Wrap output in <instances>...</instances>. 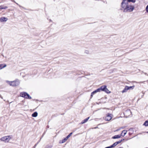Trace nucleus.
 <instances>
[{
  "instance_id": "6ab92c4d",
  "label": "nucleus",
  "mask_w": 148,
  "mask_h": 148,
  "mask_svg": "<svg viewBox=\"0 0 148 148\" xmlns=\"http://www.w3.org/2000/svg\"><path fill=\"white\" fill-rule=\"evenodd\" d=\"M143 125H145V126H148V120L146 121L144 124H143Z\"/></svg>"
},
{
  "instance_id": "7ed1b4c3",
  "label": "nucleus",
  "mask_w": 148,
  "mask_h": 148,
  "mask_svg": "<svg viewBox=\"0 0 148 148\" xmlns=\"http://www.w3.org/2000/svg\"><path fill=\"white\" fill-rule=\"evenodd\" d=\"M20 96L27 99H32V97L30 95L27 93L25 92H21L20 94Z\"/></svg>"
},
{
  "instance_id": "a211bd4d",
  "label": "nucleus",
  "mask_w": 148,
  "mask_h": 148,
  "mask_svg": "<svg viewBox=\"0 0 148 148\" xmlns=\"http://www.w3.org/2000/svg\"><path fill=\"white\" fill-rule=\"evenodd\" d=\"M53 145H46L45 148H52Z\"/></svg>"
},
{
  "instance_id": "423d86ee",
  "label": "nucleus",
  "mask_w": 148,
  "mask_h": 148,
  "mask_svg": "<svg viewBox=\"0 0 148 148\" xmlns=\"http://www.w3.org/2000/svg\"><path fill=\"white\" fill-rule=\"evenodd\" d=\"M131 114V112L130 109H127L124 112L125 116L126 117H129Z\"/></svg>"
},
{
  "instance_id": "ddd939ff",
  "label": "nucleus",
  "mask_w": 148,
  "mask_h": 148,
  "mask_svg": "<svg viewBox=\"0 0 148 148\" xmlns=\"http://www.w3.org/2000/svg\"><path fill=\"white\" fill-rule=\"evenodd\" d=\"M129 135H131L134 132V130L132 128H130L129 130Z\"/></svg>"
},
{
  "instance_id": "e433bc0d",
  "label": "nucleus",
  "mask_w": 148,
  "mask_h": 148,
  "mask_svg": "<svg viewBox=\"0 0 148 148\" xmlns=\"http://www.w3.org/2000/svg\"><path fill=\"white\" fill-rule=\"evenodd\" d=\"M98 128V127H95L94 128V129H96L97 128Z\"/></svg>"
},
{
  "instance_id": "c9c22d12",
  "label": "nucleus",
  "mask_w": 148,
  "mask_h": 148,
  "mask_svg": "<svg viewBox=\"0 0 148 148\" xmlns=\"http://www.w3.org/2000/svg\"><path fill=\"white\" fill-rule=\"evenodd\" d=\"M45 132L43 133V135H44L45 134Z\"/></svg>"
},
{
  "instance_id": "aec40b11",
  "label": "nucleus",
  "mask_w": 148,
  "mask_h": 148,
  "mask_svg": "<svg viewBox=\"0 0 148 148\" xmlns=\"http://www.w3.org/2000/svg\"><path fill=\"white\" fill-rule=\"evenodd\" d=\"M6 64H1V69L5 68L6 67Z\"/></svg>"
},
{
  "instance_id": "c85d7f7f",
  "label": "nucleus",
  "mask_w": 148,
  "mask_h": 148,
  "mask_svg": "<svg viewBox=\"0 0 148 148\" xmlns=\"http://www.w3.org/2000/svg\"><path fill=\"white\" fill-rule=\"evenodd\" d=\"M39 142H40V140H39L36 144L34 146V148H35V147L36 146L37 144L39 143Z\"/></svg>"
},
{
  "instance_id": "f3484780",
  "label": "nucleus",
  "mask_w": 148,
  "mask_h": 148,
  "mask_svg": "<svg viewBox=\"0 0 148 148\" xmlns=\"http://www.w3.org/2000/svg\"><path fill=\"white\" fill-rule=\"evenodd\" d=\"M68 139L66 137L64 138V139H62L61 141H60V143H64Z\"/></svg>"
},
{
  "instance_id": "20e7f679",
  "label": "nucleus",
  "mask_w": 148,
  "mask_h": 148,
  "mask_svg": "<svg viewBox=\"0 0 148 148\" xmlns=\"http://www.w3.org/2000/svg\"><path fill=\"white\" fill-rule=\"evenodd\" d=\"M100 88L101 91L105 92L107 93L108 94L110 92L107 88V86L106 85L101 86L100 87Z\"/></svg>"
},
{
  "instance_id": "393cba45",
  "label": "nucleus",
  "mask_w": 148,
  "mask_h": 148,
  "mask_svg": "<svg viewBox=\"0 0 148 148\" xmlns=\"http://www.w3.org/2000/svg\"><path fill=\"white\" fill-rule=\"evenodd\" d=\"M73 133L72 132H71L67 136H66V138H67L68 139L69 138V137L72 135Z\"/></svg>"
},
{
  "instance_id": "a878e982",
  "label": "nucleus",
  "mask_w": 148,
  "mask_h": 148,
  "mask_svg": "<svg viewBox=\"0 0 148 148\" xmlns=\"http://www.w3.org/2000/svg\"><path fill=\"white\" fill-rule=\"evenodd\" d=\"M96 90V91L97 92H100L101 91L100 88Z\"/></svg>"
},
{
  "instance_id": "dca6fc26",
  "label": "nucleus",
  "mask_w": 148,
  "mask_h": 148,
  "mask_svg": "<svg viewBox=\"0 0 148 148\" xmlns=\"http://www.w3.org/2000/svg\"><path fill=\"white\" fill-rule=\"evenodd\" d=\"M75 72L76 74H78V75H80V73L82 74H83L84 73V72L83 71H76Z\"/></svg>"
},
{
  "instance_id": "6e6552de",
  "label": "nucleus",
  "mask_w": 148,
  "mask_h": 148,
  "mask_svg": "<svg viewBox=\"0 0 148 148\" xmlns=\"http://www.w3.org/2000/svg\"><path fill=\"white\" fill-rule=\"evenodd\" d=\"M125 1V2L128 3H130V2H132L133 3H134L136 0H123L122 1Z\"/></svg>"
},
{
  "instance_id": "4be33fe9",
  "label": "nucleus",
  "mask_w": 148,
  "mask_h": 148,
  "mask_svg": "<svg viewBox=\"0 0 148 148\" xmlns=\"http://www.w3.org/2000/svg\"><path fill=\"white\" fill-rule=\"evenodd\" d=\"M8 8V7L6 6H3L1 5V9H5Z\"/></svg>"
},
{
  "instance_id": "4468645a",
  "label": "nucleus",
  "mask_w": 148,
  "mask_h": 148,
  "mask_svg": "<svg viewBox=\"0 0 148 148\" xmlns=\"http://www.w3.org/2000/svg\"><path fill=\"white\" fill-rule=\"evenodd\" d=\"M89 117H88L86 118V119H84V120H83V121H82L81 123L82 124H84L89 119Z\"/></svg>"
},
{
  "instance_id": "72a5a7b5",
  "label": "nucleus",
  "mask_w": 148,
  "mask_h": 148,
  "mask_svg": "<svg viewBox=\"0 0 148 148\" xmlns=\"http://www.w3.org/2000/svg\"><path fill=\"white\" fill-rule=\"evenodd\" d=\"M124 139H122L121 140H121V142L124 140Z\"/></svg>"
},
{
  "instance_id": "2eb2a0df",
  "label": "nucleus",
  "mask_w": 148,
  "mask_h": 148,
  "mask_svg": "<svg viewBox=\"0 0 148 148\" xmlns=\"http://www.w3.org/2000/svg\"><path fill=\"white\" fill-rule=\"evenodd\" d=\"M38 114V113L37 112H34L32 114V117H35L37 116Z\"/></svg>"
},
{
  "instance_id": "cd10ccee",
  "label": "nucleus",
  "mask_w": 148,
  "mask_h": 148,
  "mask_svg": "<svg viewBox=\"0 0 148 148\" xmlns=\"http://www.w3.org/2000/svg\"><path fill=\"white\" fill-rule=\"evenodd\" d=\"M146 11L148 13V5H147L146 8Z\"/></svg>"
},
{
  "instance_id": "f8f14e48",
  "label": "nucleus",
  "mask_w": 148,
  "mask_h": 148,
  "mask_svg": "<svg viewBox=\"0 0 148 148\" xmlns=\"http://www.w3.org/2000/svg\"><path fill=\"white\" fill-rule=\"evenodd\" d=\"M121 137V135H117L112 136V138L114 139L118 138H120Z\"/></svg>"
},
{
  "instance_id": "0eeeda50",
  "label": "nucleus",
  "mask_w": 148,
  "mask_h": 148,
  "mask_svg": "<svg viewBox=\"0 0 148 148\" xmlns=\"http://www.w3.org/2000/svg\"><path fill=\"white\" fill-rule=\"evenodd\" d=\"M111 114L108 113L106 114V116L105 117L104 119L107 121H109L111 120L112 117L111 116Z\"/></svg>"
},
{
  "instance_id": "c756f323",
  "label": "nucleus",
  "mask_w": 148,
  "mask_h": 148,
  "mask_svg": "<svg viewBox=\"0 0 148 148\" xmlns=\"http://www.w3.org/2000/svg\"><path fill=\"white\" fill-rule=\"evenodd\" d=\"M85 53H89V51L88 50H86L85 51Z\"/></svg>"
},
{
  "instance_id": "9b49d317",
  "label": "nucleus",
  "mask_w": 148,
  "mask_h": 148,
  "mask_svg": "<svg viewBox=\"0 0 148 148\" xmlns=\"http://www.w3.org/2000/svg\"><path fill=\"white\" fill-rule=\"evenodd\" d=\"M128 88L127 87V86H125L124 88L123 89V90L122 91V92L123 93L126 92L127 91L129 90H128Z\"/></svg>"
},
{
  "instance_id": "4c0bfd02",
  "label": "nucleus",
  "mask_w": 148,
  "mask_h": 148,
  "mask_svg": "<svg viewBox=\"0 0 148 148\" xmlns=\"http://www.w3.org/2000/svg\"><path fill=\"white\" fill-rule=\"evenodd\" d=\"M145 82H140V83H143Z\"/></svg>"
},
{
  "instance_id": "b1692460",
  "label": "nucleus",
  "mask_w": 148,
  "mask_h": 148,
  "mask_svg": "<svg viewBox=\"0 0 148 148\" xmlns=\"http://www.w3.org/2000/svg\"><path fill=\"white\" fill-rule=\"evenodd\" d=\"M117 145V144L116 142L114 143H113L112 145H111V146L112 148L115 147V146H116Z\"/></svg>"
},
{
  "instance_id": "a19ab883",
  "label": "nucleus",
  "mask_w": 148,
  "mask_h": 148,
  "mask_svg": "<svg viewBox=\"0 0 148 148\" xmlns=\"http://www.w3.org/2000/svg\"><path fill=\"white\" fill-rule=\"evenodd\" d=\"M147 82H148V80L147 81Z\"/></svg>"
},
{
  "instance_id": "5701e85b",
  "label": "nucleus",
  "mask_w": 148,
  "mask_h": 148,
  "mask_svg": "<svg viewBox=\"0 0 148 148\" xmlns=\"http://www.w3.org/2000/svg\"><path fill=\"white\" fill-rule=\"evenodd\" d=\"M135 87V86H127V87L128 88V90H131V89H134V88Z\"/></svg>"
},
{
  "instance_id": "f704fd0d",
  "label": "nucleus",
  "mask_w": 148,
  "mask_h": 148,
  "mask_svg": "<svg viewBox=\"0 0 148 148\" xmlns=\"http://www.w3.org/2000/svg\"><path fill=\"white\" fill-rule=\"evenodd\" d=\"M144 74H145V75H147V76H148V75H147L146 73H144Z\"/></svg>"
},
{
  "instance_id": "9d476101",
  "label": "nucleus",
  "mask_w": 148,
  "mask_h": 148,
  "mask_svg": "<svg viewBox=\"0 0 148 148\" xmlns=\"http://www.w3.org/2000/svg\"><path fill=\"white\" fill-rule=\"evenodd\" d=\"M127 132V131L125 130H123L121 134L120 135H121V136H124L126 134Z\"/></svg>"
},
{
  "instance_id": "1a4fd4ad",
  "label": "nucleus",
  "mask_w": 148,
  "mask_h": 148,
  "mask_svg": "<svg viewBox=\"0 0 148 148\" xmlns=\"http://www.w3.org/2000/svg\"><path fill=\"white\" fill-rule=\"evenodd\" d=\"M8 19L6 17H1V22H6L7 21Z\"/></svg>"
},
{
  "instance_id": "f03ea898",
  "label": "nucleus",
  "mask_w": 148,
  "mask_h": 148,
  "mask_svg": "<svg viewBox=\"0 0 148 148\" xmlns=\"http://www.w3.org/2000/svg\"><path fill=\"white\" fill-rule=\"evenodd\" d=\"M6 82L10 86H17L20 83V81L18 79L13 81H6Z\"/></svg>"
},
{
  "instance_id": "412c9836",
  "label": "nucleus",
  "mask_w": 148,
  "mask_h": 148,
  "mask_svg": "<svg viewBox=\"0 0 148 148\" xmlns=\"http://www.w3.org/2000/svg\"><path fill=\"white\" fill-rule=\"evenodd\" d=\"M97 92V91L96 90H95L93 92H92V93H91L90 97H93V95H94Z\"/></svg>"
},
{
  "instance_id": "473e14b6",
  "label": "nucleus",
  "mask_w": 148,
  "mask_h": 148,
  "mask_svg": "<svg viewBox=\"0 0 148 148\" xmlns=\"http://www.w3.org/2000/svg\"><path fill=\"white\" fill-rule=\"evenodd\" d=\"M43 136H44V135H43V134H42V136L40 138V140H40H40L42 138V137H43Z\"/></svg>"
},
{
  "instance_id": "f257e3e1",
  "label": "nucleus",
  "mask_w": 148,
  "mask_h": 148,
  "mask_svg": "<svg viewBox=\"0 0 148 148\" xmlns=\"http://www.w3.org/2000/svg\"><path fill=\"white\" fill-rule=\"evenodd\" d=\"M121 8L123 9V12H132L134 9V5H131L130 3H126L124 1H122Z\"/></svg>"
},
{
  "instance_id": "39448f33",
  "label": "nucleus",
  "mask_w": 148,
  "mask_h": 148,
  "mask_svg": "<svg viewBox=\"0 0 148 148\" xmlns=\"http://www.w3.org/2000/svg\"><path fill=\"white\" fill-rule=\"evenodd\" d=\"M10 138L11 137L10 136H5L1 138V141L5 142V143H8Z\"/></svg>"
},
{
  "instance_id": "7c9ffc66",
  "label": "nucleus",
  "mask_w": 148,
  "mask_h": 148,
  "mask_svg": "<svg viewBox=\"0 0 148 148\" xmlns=\"http://www.w3.org/2000/svg\"><path fill=\"white\" fill-rule=\"evenodd\" d=\"M142 93L143 94V96L142 97H143V96L144 94H145V92H144L143 91H142Z\"/></svg>"
},
{
  "instance_id": "ea45409f",
  "label": "nucleus",
  "mask_w": 148,
  "mask_h": 148,
  "mask_svg": "<svg viewBox=\"0 0 148 148\" xmlns=\"http://www.w3.org/2000/svg\"><path fill=\"white\" fill-rule=\"evenodd\" d=\"M0 97H1V98H2L1 97V96Z\"/></svg>"
},
{
  "instance_id": "2f4dec72",
  "label": "nucleus",
  "mask_w": 148,
  "mask_h": 148,
  "mask_svg": "<svg viewBox=\"0 0 148 148\" xmlns=\"http://www.w3.org/2000/svg\"><path fill=\"white\" fill-rule=\"evenodd\" d=\"M105 148H112V147H111V146H108V147H106Z\"/></svg>"
},
{
  "instance_id": "58836bf2",
  "label": "nucleus",
  "mask_w": 148,
  "mask_h": 148,
  "mask_svg": "<svg viewBox=\"0 0 148 148\" xmlns=\"http://www.w3.org/2000/svg\"><path fill=\"white\" fill-rule=\"evenodd\" d=\"M47 128H49V126H48V125L47 126Z\"/></svg>"
},
{
  "instance_id": "bb28decb",
  "label": "nucleus",
  "mask_w": 148,
  "mask_h": 148,
  "mask_svg": "<svg viewBox=\"0 0 148 148\" xmlns=\"http://www.w3.org/2000/svg\"><path fill=\"white\" fill-rule=\"evenodd\" d=\"M121 140H119L118 141L116 142V143L117 145L118 144L121 143Z\"/></svg>"
},
{
  "instance_id": "79ce46f5",
  "label": "nucleus",
  "mask_w": 148,
  "mask_h": 148,
  "mask_svg": "<svg viewBox=\"0 0 148 148\" xmlns=\"http://www.w3.org/2000/svg\"><path fill=\"white\" fill-rule=\"evenodd\" d=\"M147 133H148V132H147Z\"/></svg>"
}]
</instances>
